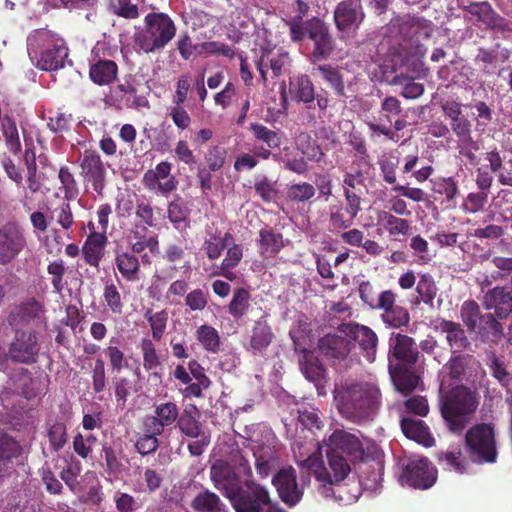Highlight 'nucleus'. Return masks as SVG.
I'll return each mask as SVG.
<instances>
[{"mask_svg": "<svg viewBox=\"0 0 512 512\" xmlns=\"http://www.w3.org/2000/svg\"><path fill=\"white\" fill-rule=\"evenodd\" d=\"M211 480L230 502L235 512H286L260 483L247 479L241 483L229 464L217 460L210 470Z\"/></svg>", "mask_w": 512, "mask_h": 512, "instance_id": "f257e3e1", "label": "nucleus"}, {"mask_svg": "<svg viewBox=\"0 0 512 512\" xmlns=\"http://www.w3.org/2000/svg\"><path fill=\"white\" fill-rule=\"evenodd\" d=\"M334 401L343 418L360 424L370 420L380 408L381 392L369 382H346L335 386Z\"/></svg>", "mask_w": 512, "mask_h": 512, "instance_id": "f03ea898", "label": "nucleus"}, {"mask_svg": "<svg viewBox=\"0 0 512 512\" xmlns=\"http://www.w3.org/2000/svg\"><path fill=\"white\" fill-rule=\"evenodd\" d=\"M289 28V37L293 43L300 44L305 39L312 42V50L308 55L311 64L326 61L335 50V39L329 26L320 18L312 17L306 21L304 18L283 19Z\"/></svg>", "mask_w": 512, "mask_h": 512, "instance_id": "7ed1b4c3", "label": "nucleus"}, {"mask_svg": "<svg viewBox=\"0 0 512 512\" xmlns=\"http://www.w3.org/2000/svg\"><path fill=\"white\" fill-rule=\"evenodd\" d=\"M295 458L300 473H306L307 477L313 475L319 482V492L325 497L331 496L333 494L331 486L343 481L351 471L349 459L329 449H327V459L330 471L324 465L319 448L303 460L297 456Z\"/></svg>", "mask_w": 512, "mask_h": 512, "instance_id": "20e7f679", "label": "nucleus"}, {"mask_svg": "<svg viewBox=\"0 0 512 512\" xmlns=\"http://www.w3.org/2000/svg\"><path fill=\"white\" fill-rule=\"evenodd\" d=\"M28 54L36 67L53 71L64 67L68 48L64 40L48 29H36L27 38Z\"/></svg>", "mask_w": 512, "mask_h": 512, "instance_id": "39448f33", "label": "nucleus"}, {"mask_svg": "<svg viewBox=\"0 0 512 512\" xmlns=\"http://www.w3.org/2000/svg\"><path fill=\"white\" fill-rule=\"evenodd\" d=\"M478 402L474 393L463 385L456 386L439 400L441 416L448 430L461 434L475 413Z\"/></svg>", "mask_w": 512, "mask_h": 512, "instance_id": "423d86ee", "label": "nucleus"}, {"mask_svg": "<svg viewBox=\"0 0 512 512\" xmlns=\"http://www.w3.org/2000/svg\"><path fill=\"white\" fill-rule=\"evenodd\" d=\"M176 25L163 12H150L144 18L143 29L134 35L135 45L144 53L162 51L176 35Z\"/></svg>", "mask_w": 512, "mask_h": 512, "instance_id": "0eeeda50", "label": "nucleus"}, {"mask_svg": "<svg viewBox=\"0 0 512 512\" xmlns=\"http://www.w3.org/2000/svg\"><path fill=\"white\" fill-rule=\"evenodd\" d=\"M465 449L477 463H495L498 457L495 431L491 424L472 426L465 434Z\"/></svg>", "mask_w": 512, "mask_h": 512, "instance_id": "6e6552de", "label": "nucleus"}, {"mask_svg": "<svg viewBox=\"0 0 512 512\" xmlns=\"http://www.w3.org/2000/svg\"><path fill=\"white\" fill-rule=\"evenodd\" d=\"M402 112L401 102L394 96H387L381 102L378 121L369 122V129L390 140H394L395 131H401L407 126L403 117H398Z\"/></svg>", "mask_w": 512, "mask_h": 512, "instance_id": "1a4fd4ad", "label": "nucleus"}, {"mask_svg": "<svg viewBox=\"0 0 512 512\" xmlns=\"http://www.w3.org/2000/svg\"><path fill=\"white\" fill-rule=\"evenodd\" d=\"M338 331L348 338L352 348H358L359 353L369 363L376 360L379 338L372 328L357 322H348L340 324Z\"/></svg>", "mask_w": 512, "mask_h": 512, "instance_id": "9d476101", "label": "nucleus"}, {"mask_svg": "<svg viewBox=\"0 0 512 512\" xmlns=\"http://www.w3.org/2000/svg\"><path fill=\"white\" fill-rule=\"evenodd\" d=\"M437 480V469L427 458L412 459L402 464L399 482L414 489H429Z\"/></svg>", "mask_w": 512, "mask_h": 512, "instance_id": "9b49d317", "label": "nucleus"}, {"mask_svg": "<svg viewBox=\"0 0 512 512\" xmlns=\"http://www.w3.org/2000/svg\"><path fill=\"white\" fill-rule=\"evenodd\" d=\"M301 481L302 485L300 486L297 483L296 470L291 466L280 469L272 478V484L276 488L279 498L288 507H294L302 500L303 486L309 482L306 473H301Z\"/></svg>", "mask_w": 512, "mask_h": 512, "instance_id": "f8f14e48", "label": "nucleus"}, {"mask_svg": "<svg viewBox=\"0 0 512 512\" xmlns=\"http://www.w3.org/2000/svg\"><path fill=\"white\" fill-rule=\"evenodd\" d=\"M107 56H110V50L105 49L103 45L97 44L92 50L89 77L94 84L99 86L112 84L118 76L117 63Z\"/></svg>", "mask_w": 512, "mask_h": 512, "instance_id": "ddd939ff", "label": "nucleus"}, {"mask_svg": "<svg viewBox=\"0 0 512 512\" xmlns=\"http://www.w3.org/2000/svg\"><path fill=\"white\" fill-rule=\"evenodd\" d=\"M420 358L418 345L414 338L392 332L388 339L389 364L416 365Z\"/></svg>", "mask_w": 512, "mask_h": 512, "instance_id": "4468645a", "label": "nucleus"}, {"mask_svg": "<svg viewBox=\"0 0 512 512\" xmlns=\"http://www.w3.org/2000/svg\"><path fill=\"white\" fill-rule=\"evenodd\" d=\"M39 344L33 331L17 330L8 349V358L16 363L33 364L37 361Z\"/></svg>", "mask_w": 512, "mask_h": 512, "instance_id": "2eb2a0df", "label": "nucleus"}, {"mask_svg": "<svg viewBox=\"0 0 512 512\" xmlns=\"http://www.w3.org/2000/svg\"><path fill=\"white\" fill-rule=\"evenodd\" d=\"M26 244L24 232L16 223L8 222L0 227V265L11 263Z\"/></svg>", "mask_w": 512, "mask_h": 512, "instance_id": "dca6fc26", "label": "nucleus"}, {"mask_svg": "<svg viewBox=\"0 0 512 512\" xmlns=\"http://www.w3.org/2000/svg\"><path fill=\"white\" fill-rule=\"evenodd\" d=\"M80 168L84 182L90 183L94 191L101 195L105 187L106 169L100 155L96 151L85 150L80 158Z\"/></svg>", "mask_w": 512, "mask_h": 512, "instance_id": "f3484780", "label": "nucleus"}, {"mask_svg": "<svg viewBox=\"0 0 512 512\" xmlns=\"http://www.w3.org/2000/svg\"><path fill=\"white\" fill-rule=\"evenodd\" d=\"M249 129L255 142L262 143L261 145H255V155L262 160H268L271 157L277 160L279 154L272 151L280 148L282 140L280 133L257 122L251 123Z\"/></svg>", "mask_w": 512, "mask_h": 512, "instance_id": "a211bd4d", "label": "nucleus"}, {"mask_svg": "<svg viewBox=\"0 0 512 512\" xmlns=\"http://www.w3.org/2000/svg\"><path fill=\"white\" fill-rule=\"evenodd\" d=\"M327 449L342 454L350 461L362 460L364 448L360 439L347 431L335 430L329 437Z\"/></svg>", "mask_w": 512, "mask_h": 512, "instance_id": "6ab92c4d", "label": "nucleus"}, {"mask_svg": "<svg viewBox=\"0 0 512 512\" xmlns=\"http://www.w3.org/2000/svg\"><path fill=\"white\" fill-rule=\"evenodd\" d=\"M333 18L338 31L345 32L359 26L365 18L361 0H342L334 10Z\"/></svg>", "mask_w": 512, "mask_h": 512, "instance_id": "aec40b11", "label": "nucleus"}, {"mask_svg": "<svg viewBox=\"0 0 512 512\" xmlns=\"http://www.w3.org/2000/svg\"><path fill=\"white\" fill-rule=\"evenodd\" d=\"M459 8L466 12L471 20L484 25L488 29L503 30L506 25L505 19L494 10L488 1L463 3L462 7Z\"/></svg>", "mask_w": 512, "mask_h": 512, "instance_id": "412c9836", "label": "nucleus"}, {"mask_svg": "<svg viewBox=\"0 0 512 512\" xmlns=\"http://www.w3.org/2000/svg\"><path fill=\"white\" fill-rule=\"evenodd\" d=\"M436 329L445 335V340L451 353L473 352L472 342L461 323L440 319Z\"/></svg>", "mask_w": 512, "mask_h": 512, "instance_id": "4be33fe9", "label": "nucleus"}, {"mask_svg": "<svg viewBox=\"0 0 512 512\" xmlns=\"http://www.w3.org/2000/svg\"><path fill=\"white\" fill-rule=\"evenodd\" d=\"M179 415V407L175 402L155 403L154 414L145 417L143 426H149L153 432L163 434L166 427H171L177 423Z\"/></svg>", "mask_w": 512, "mask_h": 512, "instance_id": "5701e85b", "label": "nucleus"}, {"mask_svg": "<svg viewBox=\"0 0 512 512\" xmlns=\"http://www.w3.org/2000/svg\"><path fill=\"white\" fill-rule=\"evenodd\" d=\"M13 385L26 399H32L45 393L47 376L32 377L26 368H17L10 375Z\"/></svg>", "mask_w": 512, "mask_h": 512, "instance_id": "b1692460", "label": "nucleus"}, {"mask_svg": "<svg viewBox=\"0 0 512 512\" xmlns=\"http://www.w3.org/2000/svg\"><path fill=\"white\" fill-rule=\"evenodd\" d=\"M318 349L327 360L335 364L351 354L352 344L343 334H327L319 339Z\"/></svg>", "mask_w": 512, "mask_h": 512, "instance_id": "393cba45", "label": "nucleus"}, {"mask_svg": "<svg viewBox=\"0 0 512 512\" xmlns=\"http://www.w3.org/2000/svg\"><path fill=\"white\" fill-rule=\"evenodd\" d=\"M396 298V293L391 290L386 298L381 299L376 310L382 311L380 318L387 327L398 329L408 326L410 314L406 308L396 304Z\"/></svg>", "mask_w": 512, "mask_h": 512, "instance_id": "a878e982", "label": "nucleus"}, {"mask_svg": "<svg viewBox=\"0 0 512 512\" xmlns=\"http://www.w3.org/2000/svg\"><path fill=\"white\" fill-rule=\"evenodd\" d=\"M482 303L487 310L494 309L498 318H507L512 314V287L496 286L488 290L483 296Z\"/></svg>", "mask_w": 512, "mask_h": 512, "instance_id": "bb28decb", "label": "nucleus"}, {"mask_svg": "<svg viewBox=\"0 0 512 512\" xmlns=\"http://www.w3.org/2000/svg\"><path fill=\"white\" fill-rule=\"evenodd\" d=\"M416 365L389 364V373L396 389L404 395L411 393L419 384Z\"/></svg>", "mask_w": 512, "mask_h": 512, "instance_id": "cd10ccee", "label": "nucleus"}, {"mask_svg": "<svg viewBox=\"0 0 512 512\" xmlns=\"http://www.w3.org/2000/svg\"><path fill=\"white\" fill-rule=\"evenodd\" d=\"M143 356V368L148 372V380L159 385L163 380L162 363L152 340L143 338L140 343Z\"/></svg>", "mask_w": 512, "mask_h": 512, "instance_id": "c85d7f7f", "label": "nucleus"}, {"mask_svg": "<svg viewBox=\"0 0 512 512\" xmlns=\"http://www.w3.org/2000/svg\"><path fill=\"white\" fill-rule=\"evenodd\" d=\"M295 350L301 353L299 358V365L302 374L311 382H319L324 379L326 369L320 362L319 358L311 350L301 347L300 344L294 340Z\"/></svg>", "mask_w": 512, "mask_h": 512, "instance_id": "c756f323", "label": "nucleus"}, {"mask_svg": "<svg viewBox=\"0 0 512 512\" xmlns=\"http://www.w3.org/2000/svg\"><path fill=\"white\" fill-rule=\"evenodd\" d=\"M108 238L103 233L92 231L82 246V255L85 262L91 267L99 268L100 262L105 255V247Z\"/></svg>", "mask_w": 512, "mask_h": 512, "instance_id": "7c9ffc66", "label": "nucleus"}, {"mask_svg": "<svg viewBox=\"0 0 512 512\" xmlns=\"http://www.w3.org/2000/svg\"><path fill=\"white\" fill-rule=\"evenodd\" d=\"M231 241H233V236L230 232L222 234L218 229H206L201 249L209 260L214 261L222 255Z\"/></svg>", "mask_w": 512, "mask_h": 512, "instance_id": "2f4dec72", "label": "nucleus"}, {"mask_svg": "<svg viewBox=\"0 0 512 512\" xmlns=\"http://www.w3.org/2000/svg\"><path fill=\"white\" fill-rule=\"evenodd\" d=\"M403 434L411 440L416 441L426 447L434 444L435 439L432 436L429 427L423 420L412 417H404L400 423Z\"/></svg>", "mask_w": 512, "mask_h": 512, "instance_id": "473e14b6", "label": "nucleus"}, {"mask_svg": "<svg viewBox=\"0 0 512 512\" xmlns=\"http://www.w3.org/2000/svg\"><path fill=\"white\" fill-rule=\"evenodd\" d=\"M274 334L267 320L262 317L255 321L250 335L248 350L254 355L262 354L271 344Z\"/></svg>", "mask_w": 512, "mask_h": 512, "instance_id": "72a5a7b5", "label": "nucleus"}, {"mask_svg": "<svg viewBox=\"0 0 512 512\" xmlns=\"http://www.w3.org/2000/svg\"><path fill=\"white\" fill-rule=\"evenodd\" d=\"M199 418V409L196 405L190 404L179 415L176 426L185 436L190 438H199L200 433H202Z\"/></svg>", "mask_w": 512, "mask_h": 512, "instance_id": "f704fd0d", "label": "nucleus"}, {"mask_svg": "<svg viewBox=\"0 0 512 512\" xmlns=\"http://www.w3.org/2000/svg\"><path fill=\"white\" fill-rule=\"evenodd\" d=\"M289 92L293 100L304 104L312 103L315 100V87L306 74L295 76L290 79Z\"/></svg>", "mask_w": 512, "mask_h": 512, "instance_id": "c9c22d12", "label": "nucleus"}, {"mask_svg": "<svg viewBox=\"0 0 512 512\" xmlns=\"http://www.w3.org/2000/svg\"><path fill=\"white\" fill-rule=\"evenodd\" d=\"M438 290L434 277L430 273H419L415 288L417 296L414 302L416 304L424 303L429 307H433Z\"/></svg>", "mask_w": 512, "mask_h": 512, "instance_id": "e433bc0d", "label": "nucleus"}, {"mask_svg": "<svg viewBox=\"0 0 512 512\" xmlns=\"http://www.w3.org/2000/svg\"><path fill=\"white\" fill-rule=\"evenodd\" d=\"M115 265L126 281L135 282L139 280L140 262L136 255L127 251H116Z\"/></svg>", "mask_w": 512, "mask_h": 512, "instance_id": "4c0bfd02", "label": "nucleus"}, {"mask_svg": "<svg viewBox=\"0 0 512 512\" xmlns=\"http://www.w3.org/2000/svg\"><path fill=\"white\" fill-rule=\"evenodd\" d=\"M495 316L492 313L483 314L478 323L477 332L483 342L498 344L504 337L503 326Z\"/></svg>", "mask_w": 512, "mask_h": 512, "instance_id": "58836bf2", "label": "nucleus"}, {"mask_svg": "<svg viewBox=\"0 0 512 512\" xmlns=\"http://www.w3.org/2000/svg\"><path fill=\"white\" fill-rule=\"evenodd\" d=\"M427 21L411 14L397 16L392 20V26L397 27L398 32L404 39H412L421 33V29L425 27Z\"/></svg>", "mask_w": 512, "mask_h": 512, "instance_id": "ea45409f", "label": "nucleus"}, {"mask_svg": "<svg viewBox=\"0 0 512 512\" xmlns=\"http://www.w3.org/2000/svg\"><path fill=\"white\" fill-rule=\"evenodd\" d=\"M260 254L270 257L276 256L285 246L283 235L272 228H264L259 231L258 240Z\"/></svg>", "mask_w": 512, "mask_h": 512, "instance_id": "a19ab883", "label": "nucleus"}, {"mask_svg": "<svg viewBox=\"0 0 512 512\" xmlns=\"http://www.w3.org/2000/svg\"><path fill=\"white\" fill-rule=\"evenodd\" d=\"M316 73L334 90L337 96H345L343 76L337 67L331 64L318 65L313 68V74Z\"/></svg>", "mask_w": 512, "mask_h": 512, "instance_id": "79ce46f5", "label": "nucleus"}, {"mask_svg": "<svg viewBox=\"0 0 512 512\" xmlns=\"http://www.w3.org/2000/svg\"><path fill=\"white\" fill-rule=\"evenodd\" d=\"M378 219L390 236H408L412 233L411 222L407 219L386 211L381 212Z\"/></svg>", "mask_w": 512, "mask_h": 512, "instance_id": "37998d69", "label": "nucleus"}, {"mask_svg": "<svg viewBox=\"0 0 512 512\" xmlns=\"http://www.w3.org/2000/svg\"><path fill=\"white\" fill-rule=\"evenodd\" d=\"M452 356L447 363L449 375L452 379L460 380L467 368L478 364L476 358L467 352L451 353Z\"/></svg>", "mask_w": 512, "mask_h": 512, "instance_id": "c03bdc74", "label": "nucleus"}, {"mask_svg": "<svg viewBox=\"0 0 512 512\" xmlns=\"http://www.w3.org/2000/svg\"><path fill=\"white\" fill-rule=\"evenodd\" d=\"M486 365L488 366L491 375L502 385L508 386L512 381V374L508 371V364L503 356L496 355L491 351L487 355Z\"/></svg>", "mask_w": 512, "mask_h": 512, "instance_id": "a18cd8bd", "label": "nucleus"}, {"mask_svg": "<svg viewBox=\"0 0 512 512\" xmlns=\"http://www.w3.org/2000/svg\"><path fill=\"white\" fill-rule=\"evenodd\" d=\"M357 216L350 214L342 204H335L329 207V225L331 231H341L348 229L354 224Z\"/></svg>", "mask_w": 512, "mask_h": 512, "instance_id": "49530a36", "label": "nucleus"}, {"mask_svg": "<svg viewBox=\"0 0 512 512\" xmlns=\"http://www.w3.org/2000/svg\"><path fill=\"white\" fill-rule=\"evenodd\" d=\"M433 192L444 197L442 203L448 208L456 207V196L459 193L457 181L453 177L440 178L433 184Z\"/></svg>", "mask_w": 512, "mask_h": 512, "instance_id": "de8ad7c7", "label": "nucleus"}, {"mask_svg": "<svg viewBox=\"0 0 512 512\" xmlns=\"http://www.w3.org/2000/svg\"><path fill=\"white\" fill-rule=\"evenodd\" d=\"M196 338L207 352L216 354L220 351V335L213 326L208 324L200 325L196 330Z\"/></svg>", "mask_w": 512, "mask_h": 512, "instance_id": "09e8293b", "label": "nucleus"}, {"mask_svg": "<svg viewBox=\"0 0 512 512\" xmlns=\"http://www.w3.org/2000/svg\"><path fill=\"white\" fill-rule=\"evenodd\" d=\"M1 131L7 149L14 155L21 152L22 146L19 138L16 122L10 116L5 115L1 123Z\"/></svg>", "mask_w": 512, "mask_h": 512, "instance_id": "8fccbe9b", "label": "nucleus"}, {"mask_svg": "<svg viewBox=\"0 0 512 512\" xmlns=\"http://www.w3.org/2000/svg\"><path fill=\"white\" fill-rule=\"evenodd\" d=\"M480 306L475 300H466L460 307V319L464 326L471 332L477 330L478 323L481 320Z\"/></svg>", "mask_w": 512, "mask_h": 512, "instance_id": "3c124183", "label": "nucleus"}, {"mask_svg": "<svg viewBox=\"0 0 512 512\" xmlns=\"http://www.w3.org/2000/svg\"><path fill=\"white\" fill-rule=\"evenodd\" d=\"M399 162V158L393 153H384L379 157L377 164L385 183L396 184Z\"/></svg>", "mask_w": 512, "mask_h": 512, "instance_id": "603ef678", "label": "nucleus"}, {"mask_svg": "<svg viewBox=\"0 0 512 512\" xmlns=\"http://www.w3.org/2000/svg\"><path fill=\"white\" fill-rule=\"evenodd\" d=\"M143 184L146 189L149 191H159L163 195H168L172 191L176 190L178 181L174 176H170L169 179H167L164 182H161V180L155 175L154 172H152V169L145 172L143 176Z\"/></svg>", "mask_w": 512, "mask_h": 512, "instance_id": "864d4df0", "label": "nucleus"}, {"mask_svg": "<svg viewBox=\"0 0 512 512\" xmlns=\"http://www.w3.org/2000/svg\"><path fill=\"white\" fill-rule=\"evenodd\" d=\"M404 161L405 163L402 168V173L408 174L412 172V177L418 183H424L434 173V168L431 165L422 166L421 168L416 169L419 162V156L417 153L405 156Z\"/></svg>", "mask_w": 512, "mask_h": 512, "instance_id": "5fc2aeb1", "label": "nucleus"}, {"mask_svg": "<svg viewBox=\"0 0 512 512\" xmlns=\"http://www.w3.org/2000/svg\"><path fill=\"white\" fill-rule=\"evenodd\" d=\"M250 293L244 288L234 290L233 297L228 305V312L235 320H240L247 313L250 306Z\"/></svg>", "mask_w": 512, "mask_h": 512, "instance_id": "6e6d98bb", "label": "nucleus"}, {"mask_svg": "<svg viewBox=\"0 0 512 512\" xmlns=\"http://www.w3.org/2000/svg\"><path fill=\"white\" fill-rule=\"evenodd\" d=\"M358 291L361 301L373 310H376L381 303V299L386 298L391 292V290L388 289L377 293L376 288L370 281H362L359 284Z\"/></svg>", "mask_w": 512, "mask_h": 512, "instance_id": "4d7b16f0", "label": "nucleus"}, {"mask_svg": "<svg viewBox=\"0 0 512 512\" xmlns=\"http://www.w3.org/2000/svg\"><path fill=\"white\" fill-rule=\"evenodd\" d=\"M450 128L457 136L458 143H469L475 150L480 149L479 143L472 138V124L465 116L450 121Z\"/></svg>", "mask_w": 512, "mask_h": 512, "instance_id": "13d9d810", "label": "nucleus"}, {"mask_svg": "<svg viewBox=\"0 0 512 512\" xmlns=\"http://www.w3.org/2000/svg\"><path fill=\"white\" fill-rule=\"evenodd\" d=\"M221 500L208 490L199 493L192 501L191 507L199 512H221Z\"/></svg>", "mask_w": 512, "mask_h": 512, "instance_id": "bf43d9fd", "label": "nucleus"}, {"mask_svg": "<svg viewBox=\"0 0 512 512\" xmlns=\"http://www.w3.org/2000/svg\"><path fill=\"white\" fill-rule=\"evenodd\" d=\"M316 194L314 185L308 182H299L287 187V199L293 203H305L310 201Z\"/></svg>", "mask_w": 512, "mask_h": 512, "instance_id": "052dcab7", "label": "nucleus"}, {"mask_svg": "<svg viewBox=\"0 0 512 512\" xmlns=\"http://www.w3.org/2000/svg\"><path fill=\"white\" fill-rule=\"evenodd\" d=\"M48 425L47 437L50 449L54 452H58L64 448L68 441L67 426L62 421H55Z\"/></svg>", "mask_w": 512, "mask_h": 512, "instance_id": "680f3d73", "label": "nucleus"}, {"mask_svg": "<svg viewBox=\"0 0 512 512\" xmlns=\"http://www.w3.org/2000/svg\"><path fill=\"white\" fill-rule=\"evenodd\" d=\"M197 55L208 57L222 55L229 59H233L236 55L234 49L220 41H207L197 44Z\"/></svg>", "mask_w": 512, "mask_h": 512, "instance_id": "e2e57ef3", "label": "nucleus"}, {"mask_svg": "<svg viewBox=\"0 0 512 512\" xmlns=\"http://www.w3.org/2000/svg\"><path fill=\"white\" fill-rule=\"evenodd\" d=\"M436 459L445 469L453 470L459 474L466 471L465 463L460 449L437 453Z\"/></svg>", "mask_w": 512, "mask_h": 512, "instance_id": "0e129e2a", "label": "nucleus"}, {"mask_svg": "<svg viewBox=\"0 0 512 512\" xmlns=\"http://www.w3.org/2000/svg\"><path fill=\"white\" fill-rule=\"evenodd\" d=\"M242 257L243 250L240 245L234 244L233 246L229 247L226 252L225 258L221 262V272L219 274L229 280H232L234 278L232 269L235 268L240 263Z\"/></svg>", "mask_w": 512, "mask_h": 512, "instance_id": "69168bd1", "label": "nucleus"}, {"mask_svg": "<svg viewBox=\"0 0 512 512\" xmlns=\"http://www.w3.org/2000/svg\"><path fill=\"white\" fill-rule=\"evenodd\" d=\"M144 318L150 324L153 339L159 341L166 330L168 313L165 310L153 313L151 309H148L144 314Z\"/></svg>", "mask_w": 512, "mask_h": 512, "instance_id": "338daca9", "label": "nucleus"}, {"mask_svg": "<svg viewBox=\"0 0 512 512\" xmlns=\"http://www.w3.org/2000/svg\"><path fill=\"white\" fill-rule=\"evenodd\" d=\"M145 434L138 438L135 444L137 452L143 456L154 453L159 447L157 436L161 432H153L149 426H143Z\"/></svg>", "mask_w": 512, "mask_h": 512, "instance_id": "774afa93", "label": "nucleus"}]
</instances>
